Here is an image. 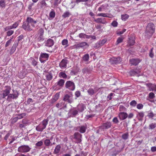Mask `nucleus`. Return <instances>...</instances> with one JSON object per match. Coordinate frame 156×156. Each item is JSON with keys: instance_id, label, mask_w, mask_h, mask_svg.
Returning a JSON list of instances; mask_svg holds the SVG:
<instances>
[{"instance_id": "nucleus-56", "label": "nucleus", "mask_w": 156, "mask_h": 156, "mask_svg": "<svg viewBox=\"0 0 156 156\" xmlns=\"http://www.w3.org/2000/svg\"><path fill=\"white\" fill-rule=\"evenodd\" d=\"M19 23L18 22H16L15 23L13 24L12 25V28H16L19 25Z\"/></svg>"}, {"instance_id": "nucleus-45", "label": "nucleus", "mask_w": 156, "mask_h": 156, "mask_svg": "<svg viewBox=\"0 0 156 156\" xmlns=\"http://www.w3.org/2000/svg\"><path fill=\"white\" fill-rule=\"evenodd\" d=\"M31 60L32 61V64L34 66H35L37 65V61L34 58H31Z\"/></svg>"}, {"instance_id": "nucleus-38", "label": "nucleus", "mask_w": 156, "mask_h": 156, "mask_svg": "<svg viewBox=\"0 0 156 156\" xmlns=\"http://www.w3.org/2000/svg\"><path fill=\"white\" fill-rule=\"evenodd\" d=\"M129 17L128 15L126 14L122 15H121V19L122 20L125 21L128 19Z\"/></svg>"}, {"instance_id": "nucleus-12", "label": "nucleus", "mask_w": 156, "mask_h": 156, "mask_svg": "<svg viewBox=\"0 0 156 156\" xmlns=\"http://www.w3.org/2000/svg\"><path fill=\"white\" fill-rule=\"evenodd\" d=\"M49 57V55L46 53H41L40 57V60L41 62H43L44 61L43 59V58L45 59V61L47 60Z\"/></svg>"}, {"instance_id": "nucleus-2", "label": "nucleus", "mask_w": 156, "mask_h": 156, "mask_svg": "<svg viewBox=\"0 0 156 156\" xmlns=\"http://www.w3.org/2000/svg\"><path fill=\"white\" fill-rule=\"evenodd\" d=\"M49 121L48 117L44 119L42 122L36 127V130L39 132H42L47 126Z\"/></svg>"}, {"instance_id": "nucleus-57", "label": "nucleus", "mask_w": 156, "mask_h": 156, "mask_svg": "<svg viewBox=\"0 0 156 156\" xmlns=\"http://www.w3.org/2000/svg\"><path fill=\"white\" fill-rule=\"evenodd\" d=\"M25 115V114L23 113L17 116L18 119H21L23 118L24 116Z\"/></svg>"}, {"instance_id": "nucleus-13", "label": "nucleus", "mask_w": 156, "mask_h": 156, "mask_svg": "<svg viewBox=\"0 0 156 156\" xmlns=\"http://www.w3.org/2000/svg\"><path fill=\"white\" fill-rule=\"evenodd\" d=\"M110 61L112 63L116 64L119 63L121 61V59L119 57L117 58L113 57L110 59Z\"/></svg>"}, {"instance_id": "nucleus-29", "label": "nucleus", "mask_w": 156, "mask_h": 156, "mask_svg": "<svg viewBox=\"0 0 156 156\" xmlns=\"http://www.w3.org/2000/svg\"><path fill=\"white\" fill-rule=\"evenodd\" d=\"M44 144L46 146H51L52 144H51V142L50 140L46 139L44 141Z\"/></svg>"}, {"instance_id": "nucleus-62", "label": "nucleus", "mask_w": 156, "mask_h": 156, "mask_svg": "<svg viewBox=\"0 0 156 156\" xmlns=\"http://www.w3.org/2000/svg\"><path fill=\"white\" fill-rule=\"evenodd\" d=\"M126 108L122 105H120L119 107V110L120 111H125L126 110Z\"/></svg>"}, {"instance_id": "nucleus-33", "label": "nucleus", "mask_w": 156, "mask_h": 156, "mask_svg": "<svg viewBox=\"0 0 156 156\" xmlns=\"http://www.w3.org/2000/svg\"><path fill=\"white\" fill-rule=\"evenodd\" d=\"M18 45V43H16V42L14 43L13 44L11 49V51L14 52L16 50V47Z\"/></svg>"}, {"instance_id": "nucleus-18", "label": "nucleus", "mask_w": 156, "mask_h": 156, "mask_svg": "<svg viewBox=\"0 0 156 156\" xmlns=\"http://www.w3.org/2000/svg\"><path fill=\"white\" fill-rule=\"evenodd\" d=\"M87 43L85 42H83L79 43L74 45V47L76 48H80L83 47V46L87 45Z\"/></svg>"}, {"instance_id": "nucleus-60", "label": "nucleus", "mask_w": 156, "mask_h": 156, "mask_svg": "<svg viewBox=\"0 0 156 156\" xmlns=\"http://www.w3.org/2000/svg\"><path fill=\"white\" fill-rule=\"evenodd\" d=\"M12 38L10 39H9V40L6 42L5 44V47H8L10 44L11 43V41H12Z\"/></svg>"}, {"instance_id": "nucleus-59", "label": "nucleus", "mask_w": 156, "mask_h": 156, "mask_svg": "<svg viewBox=\"0 0 156 156\" xmlns=\"http://www.w3.org/2000/svg\"><path fill=\"white\" fill-rule=\"evenodd\" d=\"M143 107V105L141 104H139L137 105L136 107L137 108L139 109H142Z\"/></svg>"}, {"instance_id": "nucleus-34", "label": "nucleus", "mask_w": 156, "mask_h": 156, "mask_svg": "<svg viewBox=\"0 0 156 156\" xmlns=\"http://www.w3.org/2000/svg\"><path fill=\"white\" fill-rule=\"evenodd\" d=\"M87 92L89 95H92L94 94V91L93 89L90 88L87 90Z\"/></svg>"}, {"instance_id": "nucleus-39", "label": "nucleus", "mask_w": 156, "mask_h": 156, "mask_svg": "<svg viewBox=\"0 0 156 156\" xmlns=\"http://www.w3.org/2000/svg\"><path fill=\"white\" fill-rule=\"evenodd\" d=\"M70 15V14L69 12H66L62 15V17L64 18L69 17V16Z\"/></svg>"}, {"instance_id": "nucleus-63", "label": "nucleus", "mask_w": 156, "mask_h": 156, "mask_svg": "<svg viewBox=\"0 0 156 156\" xmlns=\"http://www.w3.org/2000/svg\"><path fill=\"white\" fill-rule=\"evenodd\" d=\"M114 95V94L112 93H111L109 94L107 97V98L109 99V100H110L112 99V97Z\"/></svg>"}, {"instance_id": "nucleus-48", "label": "nucleus", "mask_w": 156, "mask_h": 156, "mask_svg": "<svg viewBox=\"0 0 156 156\" xmlns=\"http://www.w3.org/2000/svg\"><path fill=\"white\" fill-rule=\"evenodd\" d=\"M59 95L57 93L55 94L53 97V99L54 101H57L59 98Z\"/></svg>"}, {"instance_id": "nucleus-23", "label": "nucleus", "mask_w": 156, "mask_h": 156, "mask_svg": "<svg viewBox=\"0 0 156 156\" xmlns=\"http://www.w3.org/2000/svg\"><path fill=\"white\" fill-rule=\"evenodd\" d=\"M85 108V106L84 104L81 103L78 105L77 109L79 111L82 112L84 110Z\"/></svg>"}, {"instance_id": "nucleus-28", "label": "nucleus", "mask_w": 156, "mask_h": 156, "mask_svg": "<svg viewBox=\"0 0 156 156\" xmlns=\"http://www.w3.org/2000/svg\"><path fill=\"white\" fill-rule=\"evenodd\" d=\"M58 75L60 77L64 79H66L67 77V75L63 72H60Z\"/></svg>"}, {"instance_id": "nucleus-10", "label": "nucleus", "mask_w": 156, "mask_h": 156, "mask_svg": "<svg viewBox=\"0 0 156 156\" xmlns=\"http://www.w3.org/2000/svg\"><path fill=\"white\" fill-rule=\"evenodd\" d=\"M26 20L29 23L32 28L35 27V25L37 22V20H35L30 17H27L26 19Z\"/></svg>"}, {"instance_id": "nucleus-49", "label": "nucleus", "mask_w": 156, "mask_h": 156, "mask_svg": "<svg viewBox=\"0 0 156 156\" xmlns=\"http://www.w3.org/2000/svg\"><path fill=\"white\" fill-rule=\"evenodd\" d=\"M151 89L150 90V91H156V85H151Z\"/></svg>"}, {"instance_id": "nucleus-9", "label": "nucleus", "mask_w": 156, "mask_h": 156, "mask_svg": "<svg viewBox=\"0 0 156 156\" xmlns=\"http://www.w3.org/2000/svg\"><path fill=\"white\" fill-rule=\"evenodd\" d=\"M65 81L63 79H60L55 84V87H56L55 89L58 90L62 87L64 84Z\"/></svg>"}, {"instance_id": "nucleus-26", "label": "nucleus", "mask_w": 156, "mask_h": 156, "mask_svg": "<svg viewBox=\"0 0 156 156\" xmlns=\"http://www.w3.org/2000/svg\"><path fill=\"white\" fill-rule=\"evenodd\" d=\"M98 16H102L104 17H107L108 18H112V16L111 15L110 16V15L107 13H100L98 14L97 15Z\"/></svg>"}, {"instance_id": "nucleus-5", "label": "nucleus", "mask_w": 156, "mask_h": 156, "mask_svg": "<svg viewBox=\"0 0 156 156\" xmlns=\"http://www.w3.org/2000/svg\"><path fill=\"white\" fill-rule=\"evenodd\" d=\"M31 148L27 145H22L19 147L18 149V151L20 153H25L29 152Z\"/></svg>"}, {"instance_id": "nucleus-19", "label": "nucleus", "mask_w": 156, "mask_h": 156, "mask_svg": "<svg viewBox=\"0 0 156 156\" xmlns=\"http://www.w3.org/2000/svg\"><path fill=\"white\" fill-rule=\"evenodd\" d=\"M111 126V122H108L103 124L101 126V127L103 129H108Z\"/></svg>"}, {"instance_id": "nucleus-61", "label": "nucleus", "mask_w": 156, "mask_h": 156, "mask_svg": "<svg viewBox=\"0 0 156 156\" xmlns=\"http://www.w3.org/2000/svg\"><path fill=\"white\" fill-rule=\"evenodd\" d=\"M75 94L76 96V97L78 98L80 96L81 93L80 91H77L75 92Z\"/></svg>"}, {"instance_id": "nucleus-22", "label": "nucleus", "mask_w": 156, "mask_h": 156, "mask_svg": "<svg viewBox=\"0 0 156 156\" xmlns=\"http://www.w3.org/2000/svg\"><path fill=\"white\" fill-rule=\"evenodd\" d=\"M61 148V146L60 144L56 146L54 151V153L55 154H58L60 151Z\"/></svg>"}, {"instance_id": "nucleus-25", "label": "nucleus", "mask_w": 156, "mask_h": 156, "mask_svg": "<svg viewBox=\"0 0 156 156\" xmlns=\"http://www.w3.org/2000/svg\"><path fill=\"white\" fill-rule=\"evenodd\" d=\"M87 129L86 126H79V131L81 133H83L86 131Z\"/></svg>"}, {"instance_id": "nucleus-42", "label": "nucleus", "mask_w": 156, "mask_h": 156, "mask_svg": "<svg viewBox=\"0 0 156 156\" xmlns=\"http://www.w3.org/2000/svg\"><path fill=\"white\" fill-rule=\"evenodd\" d=\"M14 32V31L12 30H8L6 32V35L8 36H10L13 34Z\"/></svg>"}, {"instance_id": "nucleus-50", "label": "nucleus", "mask_w": 156, "mask_h": 156, "mask_svg": "<svg viewBox=\"0 0 156 156\" xmlns=\"http://www.w3.org/2000/svg\"><path fill=\"white\" fill-rule=\"evenodd\" d=\"M136 104V102L135 100L132 101L130 103V105L132 106H135Z\"/></svg>"}, {"instance_id": "nucleus-64", "label": "nucleus", "mask_w": 156, "mask_h": 156, "mask_svg": "<svg viewBox=\"0 0 156 156\" xmlns=\"http://www.w3.org/2000/svg\"><path fill=\"white\" fill-rule=\"evenodd\" d=\"M15 156H29V155H25L21 153H18L16 154Z\"/></svg>"}, {"instance_id": "nucleus-51", "label": "nucleus", "mask_w": 156, "mask_h": 156, "mask_svg": "<svg viewBox=\"0 0 156 156\" xmlns=\"http://www.w3.org/2000/svg\"><path fill=\"white\" fill-rule=\"evenodd\" d=\"M13 29L12 25L8 26L4 28V30L5 31H7L8 30H10Z\"/></svg>"}, {"instance_id": "nucleus-8", "label": "nucleus", "mask_w": 156, "mask_h": 156, "mask_svg": "<svg viewBox=\"0 0 156 156\" xmlns=\"http://www.w3.org/2000/svg\"><path fill=\"white\" fill-rule=\"evenodd\" d=\"M65 87L69 89L73 90L75 89V86L74 83L70 81H67L65 84Z\"/></svg>"}, {"instance_id": "nucleus-20", "label": "nucleus", "mask_w": 156, "mask_h": 156, "mask_svg": "<svg viewBox=\"0 0 156 156\" xmlns=\"http://www.w3.org/2000/svg\"><path fill=\"white\" fill-rule=\"evenodd\" d=\"M144 116V114L143 112H138L136 117L139 120L142 121L143 119Z\"/></svg>"}, {"instance_id": "nucleus-24", "label": "nucleus", "mask_w": 156, "mask_h": 156, "mask_svg": "<svg viewBox=\"0 0 156 156\" xmlns=\"http://www.w3.org/2000/svg\"><path fill=\"white\" fill-rule=\"evenodd\" d=\"M40 32H41V35L37 38V40L39 41H42L44 40V38L43 37L42 35L43 34V30L41 29L39 30Z\"/></svg>"}, {"instance_id": "nucleus-55", "label": "nucleus", "mask_w": 156, "mask_h": 156, "mask_svg": "<svg viewBox=\"0 0 156 156\" xmlns=\"http://www.w3.org/2000/svg\"><path fill=\"white\" fill-rule=\"evenodd\" d=\"M147 116L150 118H152L154 116V114L152 112L148 113Z\"/></svg>"}, {"instance_id": "nucleus-58", "label": "nucleus", "mask_w": 156, "mask_h": 156, "mask_svg": "<svg viewBox=\"0 0 156 156\" xmlns=\"http://www.w3.org/2000/svg\"><path fill=\"white\" fill-rule=\"evenodd\" d=\"M68 43V41L66 39H64L62 41V44L63 45H66Z\"/></svg>"}, {"instance_id": "nucleus-17", "label": "nucleus", "mask_w": 156, "mask_h": 156, "mask_svg": "<svg viewBox=\"0 0 156 156\" xmlns=\"http://www.w3.org/2000/svg\"><path fill=\"white\" fill-rule=\"evenodd\" d=\"M82 135L79 133H76L74 134V139H76L78 142L81 141Z\"/></svg>"}, {"instance_id": "nucleus-40", "label": "nucleus", "mask_w": 156, "mask_h": 156, "mask_svg": "<svg viewBox=\"0 0 156 156\" xmlns=\"http://www.w3.org/2000/svg\"><path fill=\"white\" fill-rule=\"evenodd\" d=\"M12 133V131L11 130H10L7 133V134L4 137V140H7L8 137L10 136V135Z\"/></svg>"}, {"instance_id": "nucleus-31", "label": "nucleus", "mask_w": 156, "mask_h": 156, "mask_svg": "<svg viewBox=\"0 0 156 156\" xmlns=\"http://www.w3.org/2000/svg\"><path fill=\"white\" fill-rule=\"evenodd\" d=\"M135 43V40L134 39L131 38H129V41H128V44L129 46H132Z\"/></svg>"}, {"instance_id": "nucleus-6", "label": "nucleus", "mask_w": 156, "mask_h": 156, "mask_svg": "<svg viewBox=\"0 0 156 156\" xmlns=\"http://www.w3.org/2000/svg\"><path fill=\"white\" fill-rule=\"evenodd\" d=\"M73 94L72 93H69L66 94L63 98V100L69 103H71L73 101Z\"/></svg>"}, {"instance_id": "nucleus-47", "label": "nucleus", "mask_w": 156, "mask_h": 156, "mask_svg": "<svg viewBox=\"0 0 156 156\" xmlns=\"http://www.w3.org/2000/svg\"><path fill=\"white\" fill-rule=\"evenodd\" d=\"M43 142L42 140H41L37 143L35 145L37 147H41L43 145Z\"/></svg>"}, {"instance_id": "nucleus-41", "label": "nucleus", "mask_w": 156, "mask_h": 156, "mask_svg": "<svg viewBox=\"0 0 156 156\" xmlns=\"http://www.w3.org/2000/svg\"><path fill=\"white\" fill-rule=\"evenodd\" d=\"M123 39H124V38L122 37H119L118 38L117 41L116 42V44H118L121 43L123 41Z\"/></svg>"}, {"instance_id": "nucleus-4", "label": "nucleus", "mask_w": 156, "mask_h": 156, "mask_svg": "<svg viewBox=\"0 0 156 156\" xmlns=\"http://www.w3.org/2000/svg\"><path fill=\"white\" fill-rule=\"evenodd\" d=\"M11 87L9 86H5V89L2 90L1 94H0V100L5 98L6 96H8L10 92Z\"/></svg>"}, {"instance_id": "nucleus-21", "label": "nucleus", "mask_w": 156, "mask_h": 156, "mask_svg": "<svg viewBox=\"0 0 156 156\" xmlns=\"http://www.w3.org/2000/svg\"><path fill=\"white\" fill-rule=\"evenodd\" d=\"M78 36L80 38L83 39H89L91 37V36L86 35V34L83 33H81L80 34H79Z\"/></svg>"}, {"instance_id": "nucleus-37", "label": "nucleus", "mask_w": 156, "mask_h": 156, "mask_svg": "<svg viewBox=\"0 0 156 156\" xmlns=\"http://www.w3.org/2000/svg\"><path fill=\"white\" fill-rule=\"evenodd\" d=\"M5 3L4 0H1L0 1V7L3 8H5Z\"/></svg>"}, {"instance_id": "nucleus-14", "label": "nucleus", "mask_w": 156, "mask_h": 156, "mask_svg": "<svg viewBox=\"0 0 156 156\" xmlns=\"http://www.w3.org/2000/svg\"><path fill=\"white\" fill-rule=\"evenodd\" d=\"M128 116V115L126 112H120L118 115V117L120 120H123L126 119Z\"/></svg>"}, {"instance_id": "nucleus-11", "label": "nucleus", "mask_w": 156, "mask_h": 156, "mask_svg": "<svg viewBox=\"0 0 156 156\" xmlns=\"http://www.w3.org/2000/svg\"><path fill=\"white\" fill-rule=\"evenodd\" d=\"M68 63V60L66 58L63 59L59 64V66L61 69L65 68L67 67V64Z\"/></svg>"}, {"instance_id": "nucleus-46", "label": "nucleus", "mask_w": 156, "mask_h": 156, "mask_svg": "<svg viewBox=\"0 0 156 156\" xmlns=\"http://www.w3.org/2000/svg\"><path fill=\"white\" fill-rule=\"evenodd\" d=\"M111 24L114 27H116L118 26V23L116 21L114 20L112 22Z\"/></svg>"}, {"instance_id": "nucleus-32", "label": "nucleus", "mask_w": 156, "mask_h": 156, "mask_svg": "<svg viewBox=\"0 0 156 156\" xmlns=\"http://www.w3.org/2000/svg\"><path fill=\"white\" fill-rule=\"evenodd\" d=\"M107 40L105 39H104L101 41H100L97 42V44H100V45L102 46L104 45L106 42Z\"/></svg>"}, {"instance_id": "nucleus-1", "label": "nucleus", "mask_w": 156, "mask_h": 156, "mask_svg": "<svg viewBox=\"0 0 156 156\" xmlns=\"http://www.w3.org/2000/svg\"><path fill=\"white\" fill-rule=\"evenodd\" d=\"M155 30V27L154 24L152 23H148L145 34V37L147 38H150L154 32Z\"/></svg>"}, {"instance_id": "nucleus-35", "label": "nucleus", "mask_w": 156, "mask_h": 156, "mask_svg": "<svg viewBox=\"0 0 156 156\" xmlns=\"http://www.w3.org/2000/svg\"><path fill=\"white\" fill-rule=\"evenodd\" d=\"M103 19L104 18H98L97 19L94 20V21L97 23H105L103 22Z\"/></svg>"}, {"instance_id": "nucleus-27", "label": "nucleus", "mask_w": 156, "mask_h": 156, "mask_svg": "<svg viewBox=\"0 0 156 156\" xmlns=\"http://www.w3.org/2000/svg\"><path fill=\"white\" fill-rule=\"evenodd\" d=\"M55 12L54 10L53 9H52L49 13V18H48V19L51 20L53 19L55 17Z\"/></svg>"}, {"instance_id": "nucleus-54", "label": "nucleus", "mask_w": 156, "mask_h": 156, "mask_svg": "<svg viewBox=\"0 0 156 156\" xmlns=\"http://www.w3.org/2000/svg\"><path fill=\"white\" fill-rule=\"evenodd\" d=\"M128 133H125L122 135V137L124 140H126L128 138Z\"/></svg>"}, {"instance_id": "nucleus-3", "label": "nucleus", "mask_w": 156, "mask_h": 156, "mask_svg": "<svg viewBox=\"0 0 156 156\" xmlns=\"http://www.w3.org/2000/svg\"><path fill=\"white\" fill-rule=\"evenodd\" d=\"M12 91L13 93L9 94L6 99V100L9 102H11L13 100L17 99L19 95L17 90H13Z\"/></svg>"}, {"instance_id": "nucleus-43", "label": "nucleus", "mask_w": 156, "mask_h": 156, "mask_svg": "<svg viewBox=\"0 0 156 156\" xmlns=\"http://www.w3.org/2000/svg\"><path fill=\"white\" fill-rule=\"evenodd\" d=\"M155 97L154 93L153 92H150L148 95V98L150 99H153Z\"/></svg>"}, {"instance_id": "nucleus-52", "label": "nucleus", "mask_w": 156, "mask_h": 156, "mask_svg": "<svg viewBox=\"0 0 156 156\" xmlns=\"http://www.w3.org/2000/svg\"><path fill=\"white\" fill-rule=\"evenodd\" d=\"M150 128L153 129L156 127V123H152L149 125Z\"/></svg>"}, {"instance_id": "nucleus-15", "label": "nucleus", "mask_w": 156, "mask_h": 156, "mask_svg": "<svg viewBox=\"0 0 156 156\" xmlns=\"http://www.w3.org/2000/svg\"><path fill=\"white\" fill-rule=\"evenodd\" d=\"M141 61L138 58H132L130 59L129 62L131 65L136 66Z\"/></svg>"}, {"instance_id": "nucleus-7", "label": "nucleus", "mask_w": 156, "mask_h": 156, "mask_svg": "<svg viewBox=\"0 0 156 156\" xmlns=\"http://www.w3.org/2000/svg\"><path fill=\"white\" fill-rule=\"evenodd\" d=\"M22 27L25 31H30L33 30L32 27L26 20L23 22Z\"/></svg>"}, {"instance_id": "nucleus-30", "label": "nucleus", "mask_w": 156, "mask_h": 156, "mask_svg": "<svg viewBox=\"0 0 156 156\" xmlns=\"http://www.w3.org/2000/svg\"><path fill=\"white\" fill-rule=\"evenodd\" d=\"M46 80L48 81L51 80L53 78V76L52 74L50 73H48L46 75Z\"/></svg>"}, {"instance_id": "nucleus-36", "label": "nucleus", "mask_w": 156, "mask_h": 156, "mask_svg": "<svg viewBox=\"0 0 156 156\" xmlns=\"http://www.w3.org/2000/svg\"><path fill=\"white\" fill-rule=\"evenodd\" d=\"M83 60L85 61H87L89 60V55L88 54H86L85 55L83 58Z\"/></svg>"}, {"instance_id": "nucleus-53", "label": "nucleus", "mask_w": 156, "mask_h": 156, "mask_svg": "<svg viewBox=\"0 0 156 156\" xmlns=\"http://www.w3.org/2000/svg\"><path fill=\"white\" fill-rule=\"evenodd\" d=\"M126 31V29H124L122 30L121 31H118L117 32V34L118 35H121L123 34Z\"/></svg>"}, {"instance_id": "nucleus-16", "label": "nucleus", "mask_w": 156, "mask_h": 156, "mask_svg": "<svg viewBox=\"0 0 156 156\" xmlns=\"http://www.w3.org/2000/svg\"><path fill=\"white\" fill-rule=\"evenodd\" d=\"M54 42L53 40L49 39L45 42V45L47 47H52L54 44Z\"/></svg>"}, {"instance_id": "nucleus-44", "label": "nucleus", "mask_w": 156, "mask_h": 156, "mask_svg": "<svg viewBox=\"0 0 156 156\" xmlns=\"http://www.w3.org/2000/svg\"><path fill=\"white\" fill-rule=\"evenodd\" d=\"M153 48H152L151 49L149 54V56L151 58H152L154 57V55L153 52Z\"/></svg>"}]
</instances>
